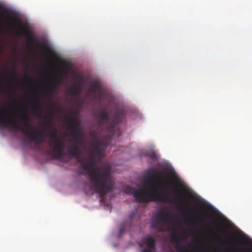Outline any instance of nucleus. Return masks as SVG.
Instances as JSON below:
<instances>
[{"label": "nucleus", "mask_w": 252, "mask_h": 252, "mask_svg": "<svg viewBox=\"0 0 252 252\" xmlns=\"http://www.w3.org/2000/svg\"><path fill=\"white\" fill-rule=\"evenodd\" d=\"M71 135L73 137V139L77 144L83 145V150H86V146L83 138V133L82 130H72L71 132Z\"/></svg>", "instance_id": "obj_11"}, {"label": "nucleus", "mask_w": 252, "mask_h": 252, "mask_svg": "<svg viewBox=\"0 0 252 252\" xmlns=\"http://www.w3.org/2000/svg\"><path fill=\"white\" fill-rule=\"evenodd\" d=\"M67 129L72 132V130H82L81 124L78 119L75 118L73 114H71L66 119Z\"/></svg>", "instance_id": "obj_7"}, {"label": "nucleus", "mask_w": 252, "mask_h": 252, "mask_svg": "<svg viewBox=\"0 0 252 252\" xmlns=\"http://www.w3.org/2000/svg\"><path fill=\"white\" fill-rule=\"evenodd\" d=\"M193 223V224H196V222H193V223Z\"/></svg>", "instance_id": "obj_33"}, {"label": "nucleus", "mask_w": 252, "mask_h": 252, "mask_svg": "<svg viewBox=\"0 0 252 252\" xmlns=\"http://www.w3.org/2000/svg\"><path fill=\"white\" fill-rule=\"evenodd\" d=\"M114 126H115V124H114L113 122L111 123V126H110V128L113 129V128H114Z\"/></svg>", "instance_id": "obj_28"}, {"label": "nucleus", "mask_w": 252, "mask_h": 252, "mask_svg": "<svg viewBox=\"0 0 252 252\" xmlns=\"http://www.w3.org/2000/svg\"><path fill=\"white\" fill-rule=\"evenodd\" d=\"M69 92L72 95H78L79 94V87H73L69 89Z\"/></svg>", "instance_id": "obj_21"}, {"label": "nucleus", "mask_w": 252, "mask_h": 252, "mask_svg": "<svg viewBox=\"0 0 252 252\" xmlns=\"http://www.w3.org/2000/svg\"><path fill=\"white\" fill-rule=\"evenodd\" d=\"M56 108H57V109H58L59 108V106H56Z\"/></svg>", "instance_id": "obj_32"}, {"label": "nucleus", "mask_w": 252, "mask_h": 252, "mask_svg": "<svg viewBox=\"0 0 252 252\" xmlns=\"http://www.w3.org/2000/svg\"><path fill=\"white\" fill-rule=\"evenodd\" d=\"M92 147L87 148L88 158L81 157L79 162L90 180V188L101 197L112 192L114 182L111 174L110 169L106 166L97 167L95 166V159L101 156V146H106V142L98 141L89 142Z\"/></svg>", "instance_id": "obj_1"}, {"label": "nucleus", "mask_w": 252, "mask_h": 252, "mask_svg": "<svg viewBox=\"0 0 252 252\" xmlns=\"http://www.w3.org/2000/svg\"><path fill=\"white\" fill-rule=\"evenodd\" d=\"M89 135L93 139V141L91 142H96L99 141L98 140V133L95 130H91L89 132Z\"/></svg>", "instance_id": "obj_19"}, {"label": "nucleus", "mask_w": 252, "mask_h": 252, "mask_svg": "<svg viewBox=\"0 0 252 252\" xmlns=\"http://www.w3.org/2000/svg\"><path fill=\"white\" fill-rule=\"evenodd\" d=\"M171 219V214L169 211L162 209L159 211L157 216L156 219L152 223V227L159 232L163 231V225Z\"/></svg>", "instance_id": "obj_6"}, {"label": "nucleus", "mask_w": 252, "mask_h": 252, "mask_svg": "<svg viewBox=\"0 0 252 252\" xmlns=\"http://www.w3.org/2000/svg\"><path fill=\"white\" fill-rule=\"evenodd\" d=\"M146 248L142 249L141 252H154L156 248V240L151 236H147L143 240Z\"/></svg>", "instance_id": "obj_9"}, {"label": "nucleus", "mask_w": 252, "mask_h": 252, "mask_svg": "<svg viewBox=\"0 0 252 252\" xmlns=\"http://www.w3.org/2000/svg\"><path fill=\"white\" fill-rule=\"evenodd\" d=\"M54 106L53 105H51L49 107V112L47 114V117L49 118H53V111H54Z\"/></svg>", "instance_id": "obj_22"}, {"label": "nucleus", "mask_w": 252, "mask_h": 252, "mask_svg": "<svg viewBox=\"0 0 252 252\" xmlns=\"http://www.w3.org/2000/svg\"><path fill=\"white\" fill-rule=\"evenodd\" d=\"M13 19L15 20L16 22L19 24V27L21 29H22V30L21 31V32L25 35L28 37V41L32 44L36 43V38L34 36L33 34L31 32L29 29L23 26L20 20L15 18Z\"/></svg>", "instance_id": "obj_8"}, {"label": "nucleus", "mask_w": 252, "mask_h": 252, "mask_svg": "<svg viewBox=\"0 0 252 252\" xmlns=\"http://www.w3.org/2000/svg\"><path fill=\"white\" fill-rule=\"evenodd\" d=\"M142 115L135 107L127 106V118L131 120H138L142 119Z\"/></svg>", "instance_id": "obj_10"}, {"label": "nucleus", "mask_w": 252, "mask_h": 252, "mask_svg": "<svg viewBox=\"0 0 252 252\" xmlns=\"http://www.w3.org/2000/svg\"><path fill=\"white\" fill-rule=\"evenodd\" d=\"M83 145L80 144H71L70 148L68 149V155L72 157H75L79 160V156L80 155V149H83Z\"/></svg>", "instance_id": "obj_12"}, {"label": "nucleus", "mask_w": 252, "mask_h": 252, "mask_svg": "<svg viewBox=\"0 0 252 252\" xmlns=\"http://www.w3.org/2000/svg\"><path fill=\"white\" fill-rule=\"evenodd\" d=\"M91 88L93 93L100 92L101 90V85L98 82L95 81L92 83Z\"/></svg>", "instance_id": "obj_18"}, {"label": "nucleus", "mask_w": 252, "mask_h": 252, "mask_svg": "<svg viewBox=\"0 0 252 252\" xmlns=\"http://www.w3.org/2000/svg\"><path fill=\"white\" fill-rule=\"evenodd\" d=\"M18 112L16 115L17 120L23 123L24 127L21 126L15 122V117L13 115L10 117H6L4 111L2 110L0 111V127L10 128L13 130L20 131L36 144L43 143L44 141L42 133L36 130L32 124L28 123L30 118L28 114L21 110Z\"/></svg>", "instance_id": "obj_2"}, {"label": "nucleus", "mask_w": 252, "mask_h": 252, "mask_svg": "<svg viewBox=\"0 0 252 252\" xmlns=\"http://www.w3.org/2000/svg\"><path fill=\"white\" fill-rule=\"evenodd\" d=\"M172 239L174 241H178L180 239L177 234L174 232L172 235Z\"/></svg>", "instance_id": "obj_23"}, {"label": "nucleus", "mask_w": 252, "mask_h": 252, "mask_svg": "<svg viewBox=\"0 0 252 252\" xmlns=\"http://www.w3.org/2000/svg\"><path fill=\"white\" fill-rule=\"evenodd\" d=\"M109 117L108 114L105 111H101L99 115L97 120V124L99 128L103 126L108 123Z\"/></svg>", "instance_id": "obj_13"}, {"label": "nucleus", "mask_w": 252, "mask_h": 252, "mask_svg": "<svg viewBox=\"0 0 252 252\" xmlns=\"http://www.w3.org/2000/svg\"><path fill=\"white\" fill-rule=\"evenodd\" d=\"M164 172H158L157 169L155 168H150L147 170V173L144 178L145 182H148L157 179L161 183L160 185L158 186V188L164 190L165 189H169L170 182L167 180L166 178L161 177L162 174H164Z\"/></svg>", "instance_id": "obj_5"}, {"label": "nucleus", "mask_w": 252, "mask_h": 252, "mask_svg": "<svg viewBox=\"0 0 252 252\" xmlns=\"http://www.w3.org/2000/svg\"><path fill=\"white\" fill-rule=\"evenodd\" d=\"M176 249H177L178 251H179V252H180V251H181V249H182V250H183L184 251H185V252H187V251H188V248H187V247H183L182 248H181V247H177L176 248Z\"/></svg>", "instance_id": "obj_24"}, {"label": "nucleus", "mask_w": 252, "mask_h": 252, "mask_svg": "<svg viewBox=\"0 0 252 252\" xmlns=\"http://www.w3.org/2000/svg\"><path fill=\"white\" fill-rule=\"evenodd\" d=\"M126 189H127V190H129V187H128V186H127Z\"/></svg>", "instance_id": "obj_31"}, {"label": "nucleus", "mask_w": 252, "mask_h": 252, "mask_svg": "<svg viewBox=\"0 0 252 252\" xmlns=\"http://www.w3.org/2000/svg\"><path fill=\"white\" fill-rule=\"evenodd\" d=\"M201 224L203 225H205L206 224V222L204 220H202L201 221Z\"/></svg>", "instance_id": "obj_29"}, {"label": "nucleus", "mask_w": 252, "mask_h": 252, "mask_svg": "<svg viewBox=\"0 0 252 252\" xmlns=\"http://www.w3.org/2000/svg\"><path fill=\"white\" fill-rule=\"evenodd\" d=\"M184 223L186 224H188V221L186 220H184Z\"/></svg>", "instance_id": "obj_30"}, {"label": "nucleus", "mask_w": 252, "mask_h": 252, "mask_svg": "<svg viewBox=\"0 0 252 252\" xmlns=\"http://www.w3.org/2000/svg\"><path fill=\"white\" fill-rule=\"evenodd\" d=\"M2 11L5 14H9L10 13V10L6 8H2Z\"/></svg>", "instance_id": "obj_25"}, {"label": "nucleus", "mask_w": 252, "mask_h": 252, "mask_svg": "<svg viewBox=\"0 0 252 252\" xmlns=\"http://www.w3.org/2000/svg\"><path fill=\"white\" fill-rule=\"evenodd\" d=\"M43 107V104L38 97H36V101L32 105V108L38 113H40Z\"/></svg>", "instance_id": "obj_14"}, {"label": "nucleus", "mask_w": 252, "mask_h": 252, "mask_svg": "<svg viewBox=\"0 0 252 252\" xmlns=\"http://www.w3.org/2000/svg\"><path fill=\"white\" fill-rule=\"evenodd\" d=\"M12 79L10 80V82H13L14 81V80H15V67L14 66L13 67V73H12Z\"/></svg>", "instance_id": "obj_26"}, {"label": "nucleus", "mask_w": 252, "mask_h": 252, "mask_svg": "<svg viewBox=\"0 0 252 252\" xmlns=\"http://www.w3.org/2000/svg\"><path fill=\"white\" fill-rule=\"evenodd\" d=\"M43 49L50 55L53 56H56L57 55L56 53L52 48L49 47L47 45H43Z\"/></svg>", "instance_id": "obj_20"}, {"label": "nucleus", "mask_w": 252, "mask_h": 252, "mask_svg": "<svg viewBox=\"0 0 252 252\" xmlns=\"http://www.w3.org/2000/svg\"><path fill=\"white\" fill-rule=\"evenodd\" d=\"M143 155L153 160H156L158 158L156 152L153 150H150L146 151L144 153Z\"/></svg>", "instance_id": "obj_15"}, {"label": "nucleus", "mask_w": 252, "mask_h": 252, "mask_svg": "<svg viewBox=\"0 0 252 252\" xmlns=\"http://www.w3.org/2000/svg\"><path fill=\"white\" fill-rule=\"evenodd\" d=\"M126 221L125 220L123 221V222L121 224L120 228L119 229L118 233L117 234V237L118 238H121L126 233Z\"/></svg>", "instance_id": "obj_16"}, {"label": "nucleus", "mask_w": 252, "mask_h": 252, "mask_svg": "<svg viewBox=\"0 0 252 252\" xmlns=\"http://www.w3.org/2000/svg\"><path fill=\"white\" fill-rule=\"evenodd\" d=\"M59 82L58 81L52 80L48 86V92L49 93H52L56 88Z\"/></svg>", "instance_id": "obj_17"}, {"label": "nucleus", "mask_w": 252, "mask_h": 252, "mask_svg": "<svg viewBox=\"0 0 252 252\" xmlns=\"http://www.w3.org/2000/svg\"><path fill=\"white\" fill-rule=\"evenodd\" d=\"M171 190L174 197L178 199L173 201L169 200L168 198L161 195L157 189L154 187L150 189H138L134 190L133 196L136 202L141 203H148L151 201H158L160 202H170L177 205L186 204V208H189L190 205L186 203L185 200L182 199L183 193L181 190L176 188H172Z\"/></svg>", "instance_id": "obj_3"}, {"label": "nucleus", "mask_w": 252, "mask_h": 252, "mask_svg": "<svg viewBox=\"0 0 252 252\" xmlns=\"http://www.w3.org/2000/svg\"><path fill=\"white\" fill-rule=\"evenodd\" d=\"M43 128L44 131L50 130L48 132V136L50 139L48 143L49 147L52 149L54 157L58 159H63L65 155L63 153L64 145L62 139L58 138L57 129L55 128H52V125L50 121L45 123V126Z\"/></svg>", "instance_id": "obj_4"}, {"label": "nucleus", "mask_w": 252, "mask_h": 252, "mask_svg": "<svg viewBox=\"0 0 252 252\" xmlns=\"http://www.w3.org/2000/svg\"><path fill=\"white\" fill-rule=\"evenodd\" d=\"M25 78H26V79L27 80H28L29 81H30V82H32V78H31V77H29V76H26L25 77Z\"/></svg>", "instance_id": "obj_27"}]
</instances>
